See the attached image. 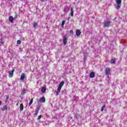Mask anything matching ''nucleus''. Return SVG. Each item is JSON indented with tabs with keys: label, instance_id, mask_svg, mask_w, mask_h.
<instances>
[{
	"label": "nucleus",
	"instance_id": "obj_1",
	"mask_svg": "<svg viewBox=\"0 0 127 127\" xmlns=\"http://www.w3.org/2000/svg\"><path fill=\"white\" fill-rule=\"evenodd\" d=\"M65 84V82L64 81H62L61 82H60L59 87L58 88V91L57 92V95H58L59 93H60V91H61V89H62V87H63V85Z\"/></svg>",
	"mask_w": 127,
	"mask_h": 127
},
{
	"label": "nucleus",
	"instance_id": "obj_2",
	"mask_svg": "<svg viewBox=\"0 0 127 127\" xmlns=\"http://www.w3.org/2000/svg\"><path fill=\"white\" fill-rule=\"evenodd\" d=\"M63 43L64 45H66L67 44V42L68 41V36H67V34L64 35V36H63Z\"/></svg>",
	"mask_w": 127,
	"mask_h": 127
},
{
	"label": "nucleus",
	"instance_id": "obj_3",
	"mask_svg": "<svg viewBox=\"0 0 127 127\" xmlns=\"http://www.w3.org/2000/svg\"><path fill=\"white\" fill-rule=\"evenodd\" d=\"M116 3H117V9L119 10L122 5V0H116Z\"/></svg>",
	"mask_w": 127,
	"mask_h": 127
},
{
	"label": "nucleus",
	"instance_id": "obj_4",
	"mask_svg": "<svg viewBox=\"0 0 127 127\" xmlns=\"http://www.w3.org/2000/svg\"><path fill=\"white\" fill-rule=\"evenodd\" d=\"M111 23H112V21H105L104 22V27H109Z\"/></svg>",
	"mask_w": 127,
	"mask_h": 127
},
{
	"label": "nucleus",
	"instance_id": "obj_5",
	"mask_svg": "<svg viewBox=\"0 0 127 127\" xmlns=\"http://www.w3.org/2000/svg\"><path fill=\"white\" fill-rule=\"evenodd\" d=\"M105 71L106 75H109L111 72V69L110 67H106Z\"/></svg>",
	"mask_w": 127,
	"mask_h": 127
},
{
	"label": "nucleus",
	"instance_id": "obj_6",
	"mask_svg": "<svg viewBox=\"0 0 127 127\" xmlns=\"http://www.w3.org/2000/svg\"><path fill=\"white\" fill-rule=\"evenodd\" d=\"M14 72V69H12L11 71L9 72V78H12L13 76V73Z\"/></svg>",
	"mask_w": 127,
	"mask_h": 127
},
{
	"label": "nucleus",
	"instance_id": "obj_7",
	"mask_svg": "<svg viewBox=\"0 0 127 127\" xmlns=\"http://www.w3.org/2000/svg\"><path fill=\"white\" fill-rule=\"evenodd\" d=\"M45 97H42L40 98L39 102L40 103H45Z\"/></svg>",
	"mask_w": 127,
	"mask_h": 127
},
{
	"label": "nucleus",
	"instance_id": "obj_8",
	"mask_svg": "<svg viewBox=\"0 0 127 127\" xmlns=\"http://www.w3.org/2000/svg\"><path fill=\"white\" fill-rule=\"evenodd\" d=\"M25 79V73H22L20 76V80L23 81Z\"/></svg>",
	"mask_w": 127,
	"mask_h": 127
},
{
	"label": "nucleus",
	"instance_id": "obj_9",
	"mask_svg": "<svg viewBox=\"0 0 127 127\" xmlns=\"http://www.w3.org/2000/svg\"><path fill=\"white\" fill-rule=\"evenodd\" d=\"M76 36H80V35H81V31L79 30H76Z\"/></svg>",
	"mask_w": 127,
	"mask_h": 127
},
{
	"label": "nucleus",
	"instance_id": "obj_10",
	"mask_svg": "<svg viewBox=\"0 0 127 127\" xmlns=\"http://www.w3.org/2000/svg\"><path fill=\"white\" fill-rule=\"evenodd\" d=\"M89 76L91 78H94V77H95V72H91L90 74H89Z\"/></svg>",
	"mask_w": 127,
	"mask_h": 127
},
{
	"label": "nucleus",
	"instance_id": "obj_11",
	"mask_svg": "<svg viewBox=\"0 0 127 127\" xmlns=\"http://www.w3.org/2000/svg\"><path fill=\"white\" fill-rule=\"evenodd\" d=\"M2 111H7V106L6 105H4L1 108Z\"/></svg>",
	"mask_w": 127,
	"mask_h": 127
},
{
	"label": "nucleus",
	"instance_id": "obj_12",
	"mask_svg": "<svg viewBox=\"0 0 127 127\" xmlns=\"http://www.w3.org/2000/svg\"><path fill=\"white\" fill-rule=\"evenodd\" d=\"M70 15L71 16H73L74 15V11L73 10V8H70Z\"/></svg>",
	"mask_w": 127,
	"mask_h": 127
},
{
	"label": "nucleus",
	"instance_id": "obj_13",
	"mask_svg": "<svg viewBox=\"0 0 127 127\" xmlns=\"http://www.w3.org/2000/svg\"><path fill=\"white\" fill-rule=\"evenodd\" d=\"M9 21H10V22H13V17L10 16L9 17Z\"/></svg>",
	"mask_w": 127,
	"mask_h": 127
},
{
	"label": "nucleus",
	"instance_id": "obj_14",
	"mask_svg": "<svg viewBox=\"0 0 127 127\" xmlns=\"http://www.w3.org/2000/svg\"><path fill=\"white\" fill-rule=\"evenodd\" d=\"M42 93H45L46 91V87H43L41 90Z\"/></svg>",
	"mask_w": 127,
	"mask_h": 127
},
{
	"label": "nucleus",
	"instance_id": "obj_15",
	"mask_svg": "<svg viewBox=\"0 0 127 127\" xmlns=\"http://www.w3.org/2000/svg\"><path fill=\"white\" fill-rule=\"evenodd\" d=\"M20 111H23V104H21L20 105Z\"/></svg>",
	"mask_w": 127,
	"mask_h": 127
},
{
	"label": "nucleus",
	"instance_id": "obj_16",
	"mask_svg": "<svg viewBox=\"0 0 127 127\" xmlns=\"http://www.w3.org/2000/svg\"><path fill=\"white\" fill-rule=\"evenodd\" d=\"M32 103H33V98H32L29 103V106H31V105L32 104Z\"/></svg>",
	"mask_w": 127,
	"mask_h": 127
},
{
	"label": "nucleus",
	"instance_id": "obj_17",
	"mask_svg": "<svg viewBox=\"0 0 127 127\" xmlns=\"http://www.w3.org/2000/svg\"><path fill=\"white\" fill-rule=\"evenodd\" d=\"M110 63H111V64H115V63H116V60H115V59L112 60L111 61V62H110Z\"/></svg>",
	"mask_w": 127,
	"mask_h": 127
},
{
	"label": "nucleus",
	"instance_id": "obj_18",
	"mask_svg": "<svg viewBox=\"0 0 127 127\" xmlns=\"http://www.w3.org/2000/svg\"><path fill=\"white\" fill-rule=\"evenodd\" d=\"M65 22L66 21H65V20H63L62 23V27H64V25L65 24Z\"/></svg>",
	"mask_w": 127,
	"mask_h": 127
},
{
	"label": "nucleus",
	"instance_id": "obj_19",
	"mask_svg": "<svg viewBox=\"0 0 127 127\" xmlns=\"http://www.w3.org/2000/svg\"><path fill=\"white\" fill-rule=\"evenodd\" d=\"M33 25L34 28H35V27H36V26H37V23L34 22Z\"/></svg>",
	"mask_w": 127,
	"mask_h": 127
},
{
	"label": "nucleus",
	"instance_id": "obj_20",
	"mask_svg": "<svg viewBox=\"0 0 127 127\" xmlns=\"http://www.w3.org/2000/svg\"><path fill=\"white\" fill-rule=\"evenodd\" d=\"M9 98V96L7 95V96H6V100H5V103H7Z\"/></svg>",
	"mask_w": 127,
	"mask_h": 127
},
{
	"label": "nucleus",
	"instance_id": "obj_21",
	"mask_svg": "<svg viewBox=\"0 0 127 127\" xmlns=\"http://www.w3.org/2000/svg\"><path fill=\"white\" fill-rule=\"evenodd\" d=\"M105 108H106V105L103 106L102 108H101V111L103 112L104 110H105Z\"/></svg>",
	"mask_w": 127,
	"mask_h": 127
},
{
	"label": "nucleus",
	"instance_id": "obj_22",
	"mask_svg": "<svg viewBox=\"0 0 127 127\" xmlns=\"http://www.w3.org/2000/svg\"><path fill=\"white\" fill-rule=\"evenodd\" d=\"M69 33H70V34H71V35H73L74 34V31H73V30H70L69 31Z\"/></svg>",
	"mask_w": 127,
	"mask_h": 127
},
{
	"label": "nucleus",
	"instance_id": "obj_23",
	"mask_svg": "<svg viewBox=\"0 0 127 127\" xmlns=\"http://www.w3.org/2000/svg\"><path fill=\"white\" fill-rule=\"evenodd\" d=\"M39 110H36V111H35V113H34V116H36V115H37V114H38V113H39Z\"/></svg>",
	"mask_w": 127,
	"mask_h": 127
},
{
	"label": "nucleus",
	"instance_id": "obj_24",
	"mask_svg": "<svg viewBox=\"0 0 127 127\" xmlns=\"http://www.w3.org/2000/svg\"><path fill=\"white\" fill-rule=\"evenodd\" d=\"M17 44H21V41L18 40L17 41Z\"/></svg>",
	"mask_w": 127,
	"mask_h": 127
},
{
	"label": "nucleus",
	"instance_id": "obj_25",
	"mask_svg": "<svg viewBox=\"0 0 127 127\" xmlns=\"http://www.w3.org/2000/svg\"><path fill=\"white\" fill-rule=\"evenodd\" d=\"M41 118H42V116L41 115H39L37 118V120H40V119H41Z\"/></svg>",
	"mask_w": 127,
	"mask_h": 127
},
{
	"label": "nucleus",
	"instance_id": "obj_26",
	"mask_svg": "<svg viewBox=\"0 0 127 127\" xmlns=\"http://www.w3.org/2000/svg\"><path fill=\"white\" fill-rule=\"evenodd\" d=\"M2 103V102H1V101H0V106H1Z\"/></svg>",
	"mask_w": 127,
	"mask_h": 127
},
{
	"label": "nucleus",
	"instance_id": "obj_27",
	"mask_svg": "<svg viewBox=\"0 0 127 127\" xmlns=\"http://www.w3.org/2000/svg\"><path fill=\"white\" fill-rule=\"evenodd\" d=\"M16 106H18V103L16 104Z\"/></svg>",
	"mask_w": 127,
	"mask_h": 127
},
{
	"label": "nucleus",
	"instance_id": "obj_28",
	"mask_svg": "<svg viewBox=\"0 0 127 127\" xmlns=\"http://www.w3.org/2000/svg\"><path fill=\"white\" fill-rule=\"evenodd\" d=\"M84 59H87V57H85L84 58Z\"/></svg>",
	"mask_w": 127,
	"mask_h": 127
},
{
	"label": "nucleus",
	"instance_id": "obj_29",
	"mask_svg": "<svg viewBox=\"0 0 127 127\" xmlns=\"http://www.w3.org/2000/svg\"><path fill=\"white\" fill-rule=\"evenodd\" d=\"M40 0L42 1V0Z\"/></svg>",
	"mask_w": 127,
	"mask_h": 127
}]
</instances>
